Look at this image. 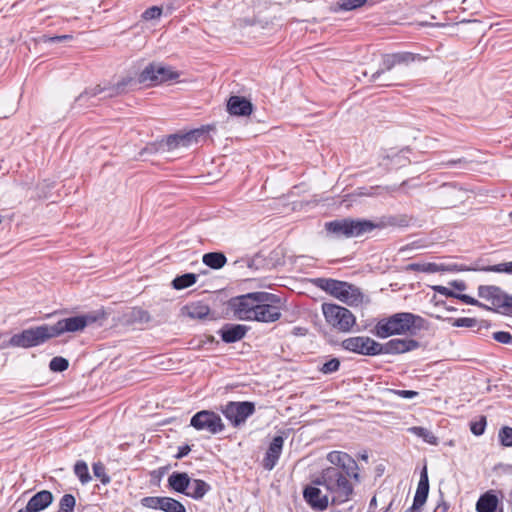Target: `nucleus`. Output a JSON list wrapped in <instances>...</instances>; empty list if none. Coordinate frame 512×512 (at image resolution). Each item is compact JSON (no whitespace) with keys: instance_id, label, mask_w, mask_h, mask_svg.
Returning a JSON list of instances; mask_svg holds the SVG:
<instances>
[{"instance_id":"nucleus-1","label":"nucleus","mask_w":512,"mask_h":512,"mask_svg":"<svg viewBox=\"0 0 512 512\" xmlns=\"http://www.w3.org/2000/svg\"><path fill=\"white\" fill-rule=\"evenodd\" d=\"M327 460L332 464L322 470L321 475L313 480L314 485L324 486L332 496L333 503H344L353 494L352 479L358 483L359 467L356 460L346 452L331 451Z\"/></svg>"},{"instance_id":"nucleus-2","label":"nucleus","mask_w":512,"mask_h":512,"mask_svg":"<svg viewBox=\"0 0 512 512\" xmlns=\"http://www.w3.org/2000/svg\"><path fill=\"white\" fill-rule=\"evenodd\" d=\"M426 320L410 312L395 313L380 320L376 326V335L379 338H387L392 335H415L425 328Z\"/></svg>"},{"instance_id":"nucleus-3","label":"nucleus","mask_w":512,"mask_h":512,"mask_svg":"<svg viewBox=\"0 0 512 512\" xmlns=\"http://www.w3.org/2000/svg\"><path fill=\"white\" fill-rule=\"evenodd\" d=\"M372 221L368 219L343 218L325 223L326 232L336 238L359 237L372 231Z\"/></svg>"},{"instance_id":"nucleus-4","label":"nucleus","mask_w":512,"mask_h":512,"mask_svg":"<svg viewBox=\"0 0 512 512\" xmlns=\"http://www.w3.org/2000/svg\"><path fill=\"white\" fill-rule=\"evenodd\" d=\"M318 283L324 291L348 305H357L362 300V293L359 288L347 282L320 278Z\"/></svg>"},{"instance_id":"nucleus-5","label":"nucleus","mask_w":512,"mask_h":512,"mask_svg":"<svg viewBox=\"0 0 512 512\" xmlns=\"http://www.w3.org/2000/svg\"><path fill=\"white\" fill-rule=\"evenodd\" d=\"M281 308L282 300L278 295L261 291L252 321L276 322L282 315Z\"/></svg>"},{"instance_id":"nucleus-6","label":"nucleus","mask_w":512,"mask_h":512,"mask_svg":"<svg viewBox=\"0 0 512 512\" xmlns=\"http://www.w3.org/2000/svg\"><path fill=\"white\" fill-rule=\"evenodd\" d=\"M54 338L50 325L43 324L23 330L10 338V345L21 348H31L44 344Z\"/></svg>"},{"instance_id":"nucleus-7","label":"nucleus","mask_w":512,"mask_h":512,"mask_svg":"<svg viewBox=\"0 0 512 512\" xmlns=\"http://www.w3.org/2000/svg\"><path fill=\"white\" fill-rule=\"evenodd\" d=\"M322 312L326 322L341 332H349L355 325V316L345 307L324 303Z\"/></svg>"},{"instance_id":"nucleus-8","label":"nucleus","mask_w":512,"mask_h":512,"mask_svg":"<svg viewBox=\"0 0 512 512\" xmlns=\"http://www.w3.org/2000/svg\"><path fill=\"white\" fill-rule=\"evenodd\" d=\"M478 295L480 298L490 302L494 307V311L500 312L503 315H512V295L507 294L500 287L481 285L478 287Z\"/></svg>"},{"instance_id":"nucleus-9","label":"nucleus","mask_w":512,"mask_h":512,"mask_svg":"<svg viewBox=\"0 0 512 512\" xmlns=\"http://www.w3.org/2000/svg\"><path fill=\"white\" fill-rule=\"evenodd\" d=\"M260 294L261 291L233 297L229 300V307L238 319L252 321Z\"/></svg>"},{"instance_id":"nucleus-10","label":"nucleus","mask_w":512,"mask_h":512,"mask_svg":"<svg viewBox=\"0 0 512 512\" xmlns=\"http://www.w3.org/2000/svg\"><path fill=\"white\" fill-rule=\"evenodd\" d=\"M255 410V403L250 401H229L221 409L223 415L234 427H239L244 424L246 420L255 413Z\"/></svg>"},{"instance_id":"nucleus-11","label":"nucleus","mask_w":512,"mask_h":512,"mask_svg":"<svg viewBox=\"0 0 512 512\" xmlns=\"http://www.w3.org/2000/svg\"><path fill=\"white\" fill-rule=\"evenodd\" d=\"M190 425L198 431H207L213 435L221 433L225 428L221 417L210 410H201L194 414Z\"/></svg>"},{"instance_id":"nucleus-12","label":"nucleus","mask_w":512,"mask_h":512,"mask_svg":"<svg viewBox=\"0 0 512 512\" xmlns=\"http://www.w3.org/2000/svg\"><path fill=\"white\" fill-rule=\"evenodd\" d=\"M133 82V78L125 77L118 81L116 84L109 87H102L101 85H96L91 88H87L83 93H81L77 101L82 103L86 100L96 97L99 94L105 93L104 98H113L118 95H121L127 91V87L131 85Z\"/></svg>"},{"instance_id":"nucleus-13","label":"nucleus","mask_w":512,"mask_h":512,"mask_svg":"<svg viewBox=\"0 0 512 512\" xmlns=\"http://www.w3.org/2000/svg\"><path fill=\"white\" fill-rule=\"evenodd\" d=\"M344 350L365 356L378 355V342L368 336H355L341 342Z\"/></svg>"},{"instance_id":"nucleus-14","label":"nucleus","mask_w":512,"mask_h":512,"mask_svg":"<svg viewBox=\"0 0 512 512\" xmlns=\"http://www.w3.org/2000/svg\"><path fill=\"white\" fill-rule=\"evenodd\" d=\"M206 134L205 129L198 128L190 130L186 133H177L169 135L165 140L167 150H174L178 147H188L193 143H197L200 138H204Z\"/></svg>"},{"instance_id":"nucleus-15","label":"nucleus","mask_w":512,"mask_h":512,"mask_svg":"<svg viewBox=\"0 0 512 512\" xmlns=\"http://www.w3.org/2000/svg\"><path fill=\"white\" fill-rule=\"evenodd\" d=\"M144 507L164 512H186L184 505L171 497L147 496L141 500Z\"/></svg>"},{"instance_id":"nucleus-16","label":"nucleus","mask_w":512,"mask_h":512,"mask_svg":"<svg viewBox=\"0 0 512 512\" xmlns=\"http://www.w3.org/2000/svg\"><path fill=\"white\" fill-rule=\"evenodd\" d=\"M420 343L414 339H391L381 344L378 342V355L380 354H401L417 349Z\"/></svg>"},{"instance_id":"nucleus-17","label":"nucleus","mask_w":512,"mask_h":512,"mask_svg":"<svg viewBox=\"0 0 512 512\" xmlns=\"http://www.w3.org/2000/svg\"><path fill=\"white\" fill-rule=\"evenodd\" d=\"M54 338L61 336L66 332H78L85 328V321L80 315L64 318L54 325H50Z\"/></svg>"},{"instance_id":"nucleus-18","label":"nucleus","mask_w":512,"mask_h":512,"mask_svg":"<svg viewBox=\"0 0 512 512\" xmlns=\"http://www.w3.org/2000/svg\"><path fill=\"white\" fill-rule=\"evenodd\" d=\"M429 494V479L427 467L424 466L421 474L420 480L418 482L417 490L414 496L412 506L406 512H417L419 511L427 501V497Z\"/></svg>"},{"instance_id":"nucleus-19","label":"nucleus","mask_w":512,"mask_h":512,"mask_svg":"<svg viewBox=\"0 0 512 512\" xmlns=\"http://www.w3.org/2000/svg\"><path fill=\"white\" fill-rule=\"evenodd\" d=\"M303 498L310 507L317 511H323L328 507L329 499L327 495L316 486H306L303 490Z\"/></svg>"},{"instance_id":"nucleus-20","label":"nucleus","mask_w":512,"mask_h":512,"mask_svg":"<svg viewBox=\"0 0 512 512\" xmlns=\"http://www.w3.org/2000/svg\"><path fill=\"white\" fill-rule=\"evenodd\" d=\"M283 444L284 438L282 436L278 435L272 439L263 459V467L266 470H272L277 464L282 453Z\"/></svg>"},{"instance_id":"nucleus-21","label":"nucleus","mask_w":512,"mask_h":512,"mask_svg":"<svg viewBox=\"0 0 512 512\" xmlns=\"http://www.w3.org/2000/svg\"><path fill=\"white\" fill-rule=\"evenodd\" d=\"M227 111L234 116H249L253 111V104L242 96H231L227 101Z\"/></svg>"},{"instance_id":"nucleus-22","label":"nucleus","mask_w":512,"mask_h":512,"mask_svg":"<svg viewBox=\"0 0 512 512\" xmlns=\"http://www.w3.org/2000/svg\"><path fill=\"white\" fill-rule=\"evenodd\" d=\"M248 331V327L241 324H225L219 334L225 343H234L243 339Z\"/></svg>"},{"instance_id":"nucleus-23","label":"nucleus","mask_w":512,"mask_h":512,"mask_svg":"<svg viewBox=\"0 0 512 512\" xmlns=\"http://www.w3.org/2000/svg\"><path fill=\"white\" fill-rule=\"evenodd\" d=\"M191 485V478L186 472H173L168 477V487L175 492L185 494Z\"/></svg>"},{"instance_id":"nucleus-24","label":"nucleus","mask_w":512,"mask_h":512,"mask_svg":"<svg viewBox=\"0 0 512 512\" xmlns=\"http://www.w3.org/2000/svg\"><path fill=\"white\" fill-rule=\"evenodd\" d=\"M54 500L52 492L49 490H41L33 495L27 504L35 511L41 512L49 507Z\"/></svg>"},{"instance_id":"nucleus-25","label":"nucleus","mask_w":512,"mask_h":512,"mask_svg":"<svg viewBox=\"0 0 512 512\" xmlns=\"http://www.w3.org/2000/svg\"><path fill=\"white\" fill-rule=\"evenodd\" d=\"M182 314L191 319L203 320L210 314V307L203 302H193L182 308Z\"/></svg>"},{"instance_id":"nucleus-26","label":"nucleus","mask_w":512,"mask_h":512,"mask_svg":"<svg viewBox=\"0 0 512 512\" xmlns=\"http://www.w3.org/2000/svg\"><path fill=\"white\" fill-rule=\"evenodd\" d=\"M498 506V498L492 492L488 491L482 494L477 503H476V511L477 512H495Z\"/></svg>"},{"instance_id":"nucleus-27","label":"nucleus","mask_w":512,"mask_h":512,"mask_svg":"<svg viewBox=\"0 0 512 512\" xmlns=\"http://www.w3.org/2000/svg\"><path fill=\"white\" fill-rule=\"evenodd\" d=\"M211 489L210 485L201 479H191V485L189 486L186 496L191 497L195 500L202 499L207 492Z\"/></svg>"},{"instance_id":"nucleus-28","label":"nucleus","mask_w":512,"mask_h":512,"mask_svg":"<svg viewBox=\"0 0 512 512\" xmlns=\"http://www.w3.org/2000/svg\"><path fill=\"white\" fill-rule=\"evenodd\" d=\"M202 262L211 269H221L227 263V257L222 252H208L202 257Z\"/></svg>"},{"instance_id":"nucleus-29","label":"nucleus","mask_w":512,"mask_h":512,"mask_svg":"<svg viewBox=\"0 0 512 512\" xmlns=\"http://www.w3.org/2000/svg\"><path fill=\"white\" fill-rule=\"evenodd\" d=\"M156 63L147 65L138 76V83L146 86L158 85V78L156 75Z\"/></svg>"},{"instance_id":"nucleus-30","label":"nucleus","mask_w":512,"mask_h":512,"mask_svg":"<svg viewBox=\"0 0 512 512\" xmlns=\"http://www.w3.org/2000/svg\"><path fill=\"white\" fill-rule=\"evenodd\" d=\"M396 65L394 53L384 54L382 56V67L371 75L370 81L375 82L383 73L391 71Z\"/></svg>"},{"instance_id":"nucleus-31","label":"nucleus","mask_w":512,"mask_h":512,"mask_svg":"<svg viewBox=\"0 0 512 512\" xmlns=\"http://www.w3.org/2000/svg\"><path fill=\"white\" fill-rule=\"evenodd\" d=\"M198 276L194 273H185L177 276L172 281V287L176 290H182L194 285Z\"/></svg>"},{"instance_id":"nucleus-32","label":"nucleus","mask_w":512,"mask_h":512,"mask_svg":"<svg viewBox=\"0 0 512 512\" xmlns=\"http://www.w3.org/2000/svg\"><path fill=\"white\" fill-rule=\"evenodd\" d=\"M156 75L158 78V84L169 80H175L179 77V73L173 71L171 68L162 65L161 63H156Z\"/></svg>"},{"instance_id":"nucleus-33","label":"nucleus","mask_w":512,"mask_h":512,"mask_svg":"<svg viewBox=\"0 0 512 512\" xmlns=\"http://www.w3.org/2000/svg\"><path fill=\"white\" fill-rule=\"evenodd\" d=\"M396 65H405L408 66L409 64L415 62V61H422L425 58L421 56L420 54L412 53V52H396L394 53Z\"/></svg>"},{"instance_id":"nucleus-34","label":"nucleus","mask_w":512,"mask_h":512,"mask_svg":"<svg viewBox=\"0 0 512 512\" xmlns=\"http://www.w3.org/2000/svg\"><path fill=\"white\" fill-rule=\"evenodd\" d=\"M410 268L414 271L425 272V273H437L444 272V264L437 263H412Z\"/></svg>"},{"instance_id":"nucleus-35","label":"nucleus","mask_w":512,"mask_h":512,"mask_svg":"<svg viewBox=\"0 0 512 512\" xmlns=\"http://www.w3.org/2000/svg\"><path fill=\"white\" fill-rule=\"evenodd\" d=\"M74 473L79 478L82 484H86L91 480V476L89 474L88 466L86 462L80 460L77 461L74 465Z\"/></svg>"},{"instance_id":"nucleus-36","label":"nucleus","mask_w":512,"mask_h":512,"mask_svg":"<svg viewBox=\"0 0 512 512\" xmlns=\"http://www.w3.org/2000/svg\"><path fill=\"white\" fill-rule=\"evenodd\" d=\"M409 430L418 437H421L425 442L434 445L437 444V437L427 428L414 426Z\"/></svg>"},{"instance_id":"nucleus-37","label":"nucleus","mask_w":512,"mask_h":512,"mask_svg":"<svg viewBox=\"0 0 512 512\" xmlns=\"http://www.w3.org/2000/svg\"><path fill=\"white\" fill-rule=\"evenodd\" d=\"M76 505V499L72 494H64L59 501L58 512H73Z\"/></svg>"},{"instance_id":"nucleus-38","label":"nucleus","mask_w":512,"mask_h":512,"mask_svg":"<svg viewBox=\"0 0 512 512\" xmlns=\"http://www.w3.org/2000/svg\"><path fill=\"white\" fill-rule=\"evenodd\" d=\"M481 270L485 272L506 273L512 275V261L485 266L481 268Z\"/></svg>"},{"instance_id":"nucleus-39","label":"nucleus","mask_w":512,"mask_h":512,"mask_svg":"<svg viewBox=\"0 0 512 512\" xmlns=\"http://www.w3.org/2000/svg\"><path fill=\"white\" fill-rule=\"evenodd\" d=\"M129 320L132 322L147 323L150 321V314L142 308H133L129 314Z\"/></svg>"},{"instance_id":"nucleus-40","label":"nucleus","mask_w":512,"mask_h":512,"mask_svg":"<svg viewBox=\"0 0 512 512\" xmlns=\"http://www.w3.org/2000/svg\"><path fill=\"white\" fill-rule=\"evenodd\" d=\"M69 367V362L61 356L53 357L49 363V368L53 372H63Z\"/></svg>"},{"instance_id":"nucleus-41","label":"nucleus","mask_w":512,"mask_h":512,"mask_svg":"<svg viewBox=\"0 0 512 512\" xmlns=\"http://www.w3.org/2000/svg\"><path fill=\"white\" fill-rule=\"evenodd\" d=\"M372 231L374 229H384L388 227H395V215L381 216L378 221H372Z\"/></svg>"},{"instance_id":"nucleus-42","label":"nucleus","mask_w":512,"mask_h":512,"mask_svg":"<svg viewBox=\"0 0 512 512\" xmlns=\"http://www.w3.org/2000/svg\"><path fill=\"white\" fill-rule=\"evenodd\" d=\"M498 438L502 446L512 447V427H502L498 432Z\"/></svg>"},{"instance_id":"nucleus-43","label":"nucleus","mask_w":512,"mask_h":512,"mask_svg":"<svg viewBox=\"0 0 512 512\" xmlns=\"http://www.w3.org/2000/svg\"><path fill=\"white\" fill-rule=\"evenodd\" d=\"M80 316L85 321V327L96 322L102 323L106 319V315L103 311L87 313Z\"/></svg>"},{"instance_id":"nucleus-44","label":"nucleus","mask_w":512,"mask_h":512,"mask_svg":"<svg viewBox=\"0 0 512 512\" xmlns=\"http://www.w3.org/2000/svg\"><path fill=\"white\" fill-rule=\"evenodd\" d=\"M163 13L162 7L152 6L147 8L141 15L142 19L145 21H151L155 19H159Z\"/></svg>"},{"instance_id":"nucleus-45","label":"nucleus","mask_w":512,"mask_h":512,"mask_svg":"<svg viewBox=\"0 0 512 512\" xmlns=\"http://www.w3.org/2000/svg\"><path fill=\"white\" fill-rule=\"evenodd\" d=\"M365 2L366 0H339L338 5L341 10L350 11L363 6Z\"/></svg>"},{"instance_id":"nucleus-46","label":"nucleus","mask_w":512,"mask_h":512,"mask_svg":"<svg viewBox=\"0 0 512 512\" xmlns=\"http://www.w3.org/2000/svg\"><path fill=\"white\" fill-rule=\"evenodd\" d=\"M93 473L103 484L110 482V477L106 474L105 466L101 462L93 464Z\"/></svg>"},{"instance_id":"nucleus-47","label":"nucleus","mask_w":512,"mask_h":512,"mask_svg":"<svg viewBox=\"0 0 512 512\" xmlns=\"http://www.w3.org/2000/svg\"><path fill=\"white\" fill-rule=\"evenodd\" d=\"M471 162H472L471 160H469L465 157H462V158L451 159L446 162H442L441 165L444 167H447V168L459 167V168L465 169Z\"/></svg>"},{"instance_id":"nucleus-48","label":"nucleus","mask_w":512,"mask_h":512,"mask_svg":"<svg viewBox=\"0 0 512 512\" xmlns=\"http://www.w3.org/2000/svg\"><path fill=\"white\" fill-rule=\"evenodd\" d=\"M340 367V361L338 358H332L329 361L325 362L322 367L320 368V371L323 374H331L339 370Z\"/></svg>"},{"instance_id":"nucleus-49","label":"nucleus","mask_w":512,"mask_h":512,"mask_svg":"<svg viewBox=\"0 0 512 512\" xmlns=\"http://www.w3.org/2000/svg\"><path fill=\"white\" fill-rule=\"evenodd\" d=\"M456 298H458L459 300H461L462 302L468 304V305H473V306H478L480 308H484V309H487V310H490L491 308L488 307L487 305L479 302L477 299L467 295V294H457L456 295Z\"/></svg>"},{"instance_id":"nucleus-50","label":"nucleus","mask_w":512,"mask_h":512,"mask_svg":"<svg viewBox=\"0 0 512 512\" xmlns=\"http://www.w3.org/2000/svg\"><path fill=\"white\" fill-rule=\"evenodd\" d=\"M477 324V320L475 318H457L453 321L452 326L454 327H467L472 328Z\"/></svg>"},{"instance_id":"nucleus-51","label":"nucleus","mask_w":512,"mask_h":512,"mask_svg":"<svg viewBox=\"0 0 512 512\" xmlns=\"http://www.w3.org/2000/svg\"><path fill=\"white\" fill-rule=\"evenodd\" d=\"M412 220L413 217L407 214H395V227H408L411 224Z\"/></svg>"},{"instance_id":"nucleus-52","label":"nucleus","mask_w":512,"mask_h":512,"mask_svg":"<svg viewBox=\"0 0 512 512\" xmlns=\"http://www.w3.org/2000/svg\"><path fill=\"white\" fill-rule=\"evenodd\" d=\"M493 339L502 344L512 345V334L506 331H497L493 333Z\"/></svg>"},{"instance_id":"nucleus-53","label":"nucleus","mask_w":512,"mask_h":512,"mask_svg":"<svg viewBox=\"0 0 512 512\" xmlns=\"http://www.w3.org/2000/svg\"><path fill=\"white\" fill-rule=\"evenodd\" d=\"M485 427H486V418L482 417L479 421L472 422L470 429L474 435L480 436L484 433Z\"/></svg>"},{"instance_id":"nucleus-54","label":"nucleus","mask_w":512,"mask_h":512,"mask_svg":"<svg viewBox=\"0 0 512 512\" xmlns=\"http://www.w3.org/2000/svg\"><path fill=\"white\" fill-rule=\"evenodd\" d=\"M72 38H73V36L69 35V34L53 36V37L47 36V35H43L42 36V41L44 43H58V42H63V41L71 40Z\"/></svg>"},{"instance_id":"nucleus-55","label":"nucleus","mask_w":512,"mask_h":512,"mask_svg":"<svg viewBox=\"0 0 512 512\" xmlns=\"http://www.w3.org/2000/svg\"><path fill=\"white\" fill-rule=\"evenodd\" d=\"M392 392L395 395L405 399H411L418 396V392L413 390H392Z\"/></svg>"},{"instance_id":"nucleus-56","label":"nucleus","mask_w":512,"mask_h":512,"mask_svg":"<svg viewBox=\"0 0 512 512\" xmlns=\"http://www.w3.org/2000/svg\"><path fill=\"white\" fill-rule=\"evenodd\" d=\"M449 509V504L444 500L443 495L441 494L440 501L435 507L433 512H447Z\"/></svg>"},{"instance_id":"nucleus-57","label":"nucleus","mask_w":512,"mask_h":512,"mask_svg":"<svg viewBox=\"0 0 512 512\" xmlns=\"http://www.w3.org/2000/svg\"><path fill=\"white\" fill-rule=\"evenodd\" d=\"M191 451V447L189 445H183L178 448V452L175 455L176 459H182L183 457L187 456L189 452Z\"/></svg>"},{"instance_id":"nucleus-58","label":"nucleus","mask_w":512,"mask_h":512,"mask_svg":"<svg viewBox=\"0 0 512 512\" xmlns=\"http://www.w3.org/2000/svg\"><path fill=\"white\" fill-rule=\"evenodd\" d=\"M466 270H469V269L463 265H458V264L444 265V271L458 272V271H466Z\"/></svg>"},{"instance_id":"nucleus-59","label":"nucleus","mask_w":512,"mask_h":512,"mask_svg":"<svg viewBox=\"0 0 512 512\" xmlns=\"http://www.w3.org/2000/svg\"><path fill=\"white\" fill-rule=\"evenodd\" d=\"M435 291H437L438 293L442 294V295H445V296H449V297H455L456 298V293H454L453 291H451L450 289H448L447 287H444V286H436L434 287Z\"/></svg>"},{"instance_id":"nucleus-60","label":"nucleus","mask_w":512,"mask_h":512,"mask_svg":"<svg viewBox=\"0 0 512 512\" xmlns=\"http://www.w3.org/2000/svg\"><path fill=\"white\" fill-rule=\"evenodd\" d=\"M452 285L457 288L458 290H464L465 289V284L463 282H457V281H454L452 283Z\"/></svg>"},{"instance_id":"nucleus-61","label":"nucleus","mask_w":512,"mask_h":512,"mask_svg":"<svg viewBox=\"0 0 512 512\" xmlns=\"http://www.w3.org/2000/svg\"><path fill=\"white\" fill-rule=\"evenodd\" d=\"M17 512H35L28 504L25 508L18 510Z\"/></svg>"},{"instance_id":"nucleus-62","label":"nucleus","mask_w":512,"mask_h":512,"mask_svg":"<svg viewBox=\"0 0 512 512\" xmlns=\"http://www.w3.org/2000/svg\"><path fill=\"white\" fill-rule=\"evenodd\" d=\"M370 506H376V497H373L370 501Z\"/></svg>"},{"instance_id":"nucleus-63","label":"nucleus","mask_w":512,"mask_h":512,"mask_svg":"<svg viewBox=\"0 0 512 512\" xmlns=\"http://www.w3.org/2000/svg\"><path fill=\"white\" fill-rule=\"evenodd\" d=\"M295 330H298V333H301L300 327L295 328Z\"/></svg>"},{"instance_id":"nucleus-64","label":"nucleus","mask_w":512,"mask_h":512,"mask_svg":"<svg viewBox=\"0 0 512 512\" xmlns=\"http://www.w3.org/2000/svg\"><path fill=\"white\" fill-rule=\"evenodd\" d=\"M295 330H298V333H301L300 327L295 328Z\"/></svg>"}]
</instances>
